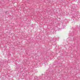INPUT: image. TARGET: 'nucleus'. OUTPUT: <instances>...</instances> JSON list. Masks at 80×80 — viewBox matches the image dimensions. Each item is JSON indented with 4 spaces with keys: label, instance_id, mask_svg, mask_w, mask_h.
<instances>
[{
    "label": "nucleus",
    "instance_id": "nucleus-2",
    "mask_svg": "<svg viewBox=\"0 0 80 80\" xmlns=\"http://www.w3.org/2000/svg\"><path fill=\"white\" fill-rule=\"evenodd\" d=\"M77 17L79 18H80V16H77Z\"/></svg>",
    "mask_w": 80,
    "mask_h": 80
},
{
    "label": "nucleus",
    "instance_id": "nucleus-1",
    "mask_svg": "<svg viewBox=\"0 0 80 80\" xmlns=\"http://www.w3.org/2000/svg\"><path fill=\"white\" fill-rule=\"evenodd\" d=\"M74 16H76V17H77V13H75V14L74 15Z\"/></svg>",
    "mask_w": 80,
    "mask_h": 80
},
{
    "label": "nucleus",
    "instance_id": "nucleus-3",
    "mask_svg": "<svg viewBox=\"0 0 80 80\" xmlns=\"http://www.w3.org/2000/svg\"><path fill=\"white\" fill-rule=\"evenodd\" d=\"M59 30H60V29H59Z\"/></svg>",
    "mask_w": 80,
    "mask_h": 80
},
{
    "label": "nucleus",
    "instance_id": "nucleus-4",
    "mask_svg": "<svg viewBox=\"0 0 80 80\" xmlns=\"http://www.w3.org/2000/svg\"><path fill=\"white\" fill-rule=\"evenodd\" d=\"M5 13H6V12H5Z\"/></svg>",
    "mask_w": 80,
    "mask_h": 80
}]
</instances>
